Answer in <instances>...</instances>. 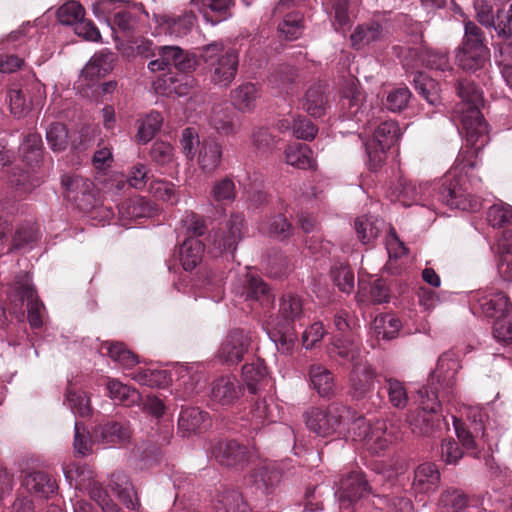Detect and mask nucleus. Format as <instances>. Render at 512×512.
Here are the masks:
<instances>
[{
  "label": "nucleus",
  "instance_id": "nucleus-10",
  "mask_svg": "<svg viewBox=\"0 0 512 512\" xmlns=\"http://www.w3.org/2000/svg\"><path fill=\"white\" fill-rule=\"evenodd\" d=\"M232 290L245 301L257 302L262 307H270L275 299L268 285L252 272L239 275L232 284Z\"/></svg>",
  "mask_w": 512,
  "mask_h": 512
},
{
  "label": "nucleus",
  "instance_id": "nucleus-41",
  "mask_svg": "<svg viewBox=\"0 0 512 512\" xmlns=\"http://www.w3.org/2000/svg\"><path fill=\"white\" fill-rule=\"evenodd\" d=\"M325 90L322 84L313 85L307 90L304 107L309 115L318 118L325 114L328 104Z\"/></svg>",
  "mask_w": 512,
  "mask_h": 512
},
{
  "label": "nucleus",
  "instance_id": "nucleus-8",
  "mask_svg": "<svg viewBox=\"0 0 512 512\" xmlns=\"http://www.w3.org/2000/svg\"><path fill=\"white\" fill-rule=\"evenodd\" d=\"M65 478L72 485L74 475H76V487L84 489L89 497L95 501L103 512H119V507L110 498L108 492L96 480L93 472L85 465H73L63 468Z\"/></svg>",
  "mask_w": 512,
  "mask_h": 512
},
{
  "label": "nucleus",
  "instance_id": "nucleus-13",
  "mask_svg": "<svg viewBox=\"0 0 512 512\" xmlns=\"http://www.w3.org/2000/svg\"><path fill=\"white\" fill-rule=\"evenodd\" d=\"M370 491L368 481L362 472H351L341 478L335 491L341 508H349Z\"/></svg>",
  "mask_w": 512,
  "mask_h": 512
},
{
  "label": "nucleus",
  "instance_id": "nucleus-36",
  "mask_svg": "<svg viewBox=\"0 0 512 512\" xmlns=\"http://www.w3.org/2000/svg\"><path fill=\"white\" fill-rule=\"evenodd\" d=\"M115 54L109 49H102L95 53L88 64L83 68L82 74L87 78L101 77L113 69Z\"/></svg>",
  "mask_w": 512,
  "mask_h": 512
},
{
  "label": "nucleus",
  "instance_id": "nucleus-61",
  "mask_svg": "<svg viewBox=\"0 0 512 512\" xmlns=\"http://www.w3.org/2000/svg\"><path fill=\"white\" fill-rule=\"evenodd\" d=\"M85 10L77 1H68L57 10L59 22L67 26H75L84 18Z\"/></svg>",
  "mask_w": 512,
  "mask_h": 512
},
{
  "label": "nucleus",
  "instance_id": "nucleus-15",
  "mask_svg": "<svg viewBox=\"0 0 512 512\" xmlns=\"http://www.w3.org/2000/svg\"><path fill=\"white\" fill-rule=\"evenodd\" d=\"M376 380L377 371L373 365L367 362L354 364L349 377L352 397L357 400L366 398L374 390Z\"/></svg>",
  "mask_w": 512,
  "mask_h": 512
},
{
  "label": "nucleus",
  "instance_id": "nucleus-19",
  "mask_svg": "<svg viewBox=\"0 0 512 512\" xmlns=\"http://www.w3.org/2000/svg\"><path fill=\"white\" fill-rule=\"evenodd\" d=\"M282 408L273 396L255 401L250 411L249 426L253 431H259L263 426L275 423L281 419Z\"/></svg>",
  "mask_w": 512,
  "mask_h": 512
},
{
  "label": "nucleus",
  "instance_id": "nucleus-50",
  "mask_svg": "<svg viewBox=\"0 0 512 512\" xmlns=\"http://www.w3.org/2000/svg\"><path fill=\"white\" fill-rule=\"evenodd\" d=\"M402 132L396 121L388 120L378 125L374 132L373 142L384 148H390L401 137Z\"/></svg>",
  "mask_w": 512,
  "mask_h": 512
},
{
  "label": "nucleus",
  "instance_id": "nucleus-33",
  "mask_svg": "<svg viewBox=\"0 0 512 512\" xmlns=\"http://www.w3.org/2000/svg\"><path fill=\"white\" fill-rule=\"evenodd\" d=\"M204 244L196 237H188L179 248V260L184 270L191 271L201 262Z\"/></svg>",
  "mask_w": 512,
  "mask_h": 512
},
{
  "label": "nucleus",
  "instance_id": "nucleus-42",
  "mask_svg": "<svg viewBox=\"0 0 512 512\" xmlns=\"http://www.w3.org/2000/svg\"><path fill=\"white\" fill-rule=\"evenodd\" d=\"M154 211L150 200L144 197L130 198L119 206V213L128 220L150 217Z\"/></svg>",
  "mask_w": 512,
  "mask_h": 512
},
{
  "label": "nucleus",
  "instance_id": "nucleus-24",
  "mask_svg": "<svg viewBox=\"0 0 512 512\" xmlns=\"http://www.w3.org/2000/svg\"><path fill=\"white\" fill-rule=\"evenodd\" d=\"M210 426L209 414L198 407H188L181 411L178 430L183 437L202 432Z\"/></svg>",
  "mask_w": 512,
  "mask_h": 512
},
{
  "label": "nucleus",
  "instance_id": "nucleus-45",
  "mask_svg": "<svg viewBox=\"0 0 512 512\" xmlns=\"http://www.w3.org/2000/svg\"><path fill=\"white\" fill-rule=\"evenodd\" d=\"M413 54L418 57L421 64L429 69L446 72L451 71L452 67L446 52L435 51L428 48L414 50Z\"/></svg>",
  "mask_w": 512,
  "mask_h": 512
},
{
  "label": "nucleus",
  "instance_id": "nucleus-56",
  "mask_svg": "<svg viewBox=\"0 0 512 512\" xmlns=\"http://www.w3.org/2000/svg\"><path fill=\"white\" fill-rule=\"evenodd\" d=\"M326 11L332 19L336 31L344 28L350 22L349 0H328Z\"/></svg>",
  "mask_w": 512,
  "mask_h": 512
},
{
  "label": "nucleus",
  "instance_id": "nucleus-46",
  "mask_svg": "<svg viewBox=\"0 0 512 512\" xmlns=\"http://www.w3.org/2000/svg\"><path fill=\"white\" fill-rule=\"evenodd\" d=\"M20 155L29 166L37 165L43 154V143L38 133L28 134L19 147Z\"/></svg>",
  "mask_w": 512,
  "mask_h": 512
},
{
  "label": "nucleus",
  "instance_id": "nucleus-59",
  "mask_svg": "<svg viewBox=\"0 0 512 512\" xmlns=\"http://www.w3.org/2000/svg\"><path fill=\"white\" fill-rule=\"evenodd\" d=\"M302 16L299 13L287 14L278 25L280 37L288 41L299 38L303 31Z\"/></svg>",
  "mask_w": 512,
  "mask_h": 512
},
{
  "label": "nucleus",
  "instance_id": "nucleus-47",
  "mask_svg": "<svg viewBox=\"0 0 512 512\" xmlns=\"http://www.w3.org/2000/svg\"><path fill=\"white\" fill-rule=\"evenodd\" d=\"M343 106L348 109L347 116L356 122L368 120L370 105L366 104L363 93L357 89H352L350 94L344 97Z\"/></svg>",
  "mask_w": 512,
  "mask_h": 512
},
{
  "label": "nucleus",
  "instance_id": "nucleus-11",
  "mask_svg": "<svg viewBox=\"0 0 512 512\" xmlns=\"http://www.w3.org/2000/svg\"><path fill=\"white\" fill-rule=\"evenodd\" d=\"M251 345L249 331L235 328L227 332L217 351L218 360L227 365H236L243 361Z\"/></svg>",
  "mask_w": 512,
  "mask_h": 512
},
{
  "label": "nucleus",
  "instance_id": "nucleus-32",
  "mask_svg": "<svg viewBox=\"0 0 512 512\" xmlns=\"http://www.w3.org/2000/svg\"><path fill=\"white\" fill-rule=\"evenodd\" d=\"M209 124L222 136L236 134L240 128L234 113L230 109L219 105L213 107L209 117Z\"/></svg>",
  "mask_w": 512,
  "mask_h": 512
},
{
  "label": "nucleus",
  "instance_id": "nucleus-35",
  "mask_svg": "<svg viewBox=\"0 0 512 512\" xmlns=\"http://www.w3.org/2000/svg\"><path fill=\"white\" fill-rule=\"evenodd\" d=\"M108 395L117 404L127 407L137 405L140 401V394L132 388L117 379H109L106 384Z\"/></svg>",
  "mask_w": 512,
  "mask_h": 512
},
{
  "label": "nucleus",
  "instance_id": "nucleus-17",
  "mask_svg": "<svg viewBox=\"0 0 512 512\" xmlns=\"http://www.w3.org/2000/svg\"><path fill=\"white\" fill-rule=\"evenodd\" d=\"M243 225V216L238 213H232L227 219L225 226L214 233V246L222 252L234 253L242 239Z\"/></svg>",
  "mask_w": 512,
  "mask_h": 512
},
{
  "label": "nucleus",
  "instance_id": "nucleus-20",
  "mask_svg": "<svg viewBox=\"0 0 512 512\" xmlns=\"http://www.w3.org/2000/svg\"><path fill=\"white\" fill-rule=\"evenodd\" d=\"M242 392V387L235 377L221 376L212 382L209 398L214 405L231 406L238 401Z\"/></svg>",
  "mask_w": 512,
  "mask_h": 512
},
{
  "label": "nucleus",
  "instance_id": "nucleus-30",
  "mask_svg": "<svg viewBox=\"0 0 512 512\" xmlns=\"http://www.w3.org/2000/svg\"><path fill=\"white\" fill-rule=\"evenodd\" d=\"M155 19L164 33L176 38L186 36L195 24V16L193 13H185L178 17L158 15L155 16Z\"/></svg>",
  "mask_w": 512,
  "mask_h": 512
},
{
  "label": "nucleus",
  "instance_id": "nucleus-23",
  "mask_svg": "<svg viewBox=\"0 0 512 512\" xmlns=\"http://www.w3.org/2000/svg\"><path fill=\"white\" fill-rule=\"evenodd\" d=\"M431 186L432 185L428 183L417 185L412 181H405L401 184L399 202L405 207L421 205L434 210V203L430 202L428 199L433 190Z\"/></svg>",
  "mask_w": 512,
  "mask_h": 512
},
{
  "label": "nucleus",
  "instance_id": "nucleus-58",
  "mask_svg": "<svg viewBox=\"0 0 512 512\" xmlns=\"http://www.w3.org/2000/svg\"><path fill=\"white\" fill-rule=\"evenodd\" d=\"M211 198L217 203L233 202L236 198V186L232 178L224 177L213 183L210 191Z\"/></svg>",
  "mask_w": 512,
  "mask_h": 512
},
{
  "label": "nucleus",
  "instance_id": "nucleus-64",
  "mask_svg": "<svg viewBox=\"0 0 512 512\" xmlns=\"http://www.w3.org/2000/svg\"><path fill=\"white\" fill-rule=\"evenodd\" d=\"M379 501L382 508H385L387 512H412L413 504L412 501L403 493L389 494L379 497Z\"/></svg>",
  "mask_w": 512,
  "mask_h": 512
},
{
  "label": "nucleus",
  "instance_id": "nucleus-62",
  "mask_svg": "<svg viewBox=\"0 0 512 512\" xmlns=\"http://www.w3.org/2000/svg\"><path fill=\"white\" fill-rule=\"evenodd\" d=\"M331 277L340 291L350 294L354 290V274L346 264H335L331 268Z\"/></svg>",
  "mask_w": 512,
  "mask_h": 512
},
{
  "label": "nucleus",
  "instance_id": "nucleus-3",
  "mask_svg": "<svg viewBox=\"0 0 512 512\" xmlns=\"http://www.w3.org/2000/svg\"><path fill=\"white\" fill-rule=\"evenodd\" d=\"M307 318L304 300L295 294H285L279 302V310L273 329L268 332L277 350L290 354L297 341V326H303Z\"/></svg>",
  "mask_w": 512,
  "mask_h": 512
},
{
  "label": "nucleus",
  "instance_id": "nucleus-7",
  "mask_svg": "<svg viewBox=\"0 0 512 512\" xmlns=\"http://www.w3.org/2000/svg\"><path fill=\"white\" fill-rule=\"evenodd\" d=\"M351 409L341 403H331L327 408L313 407L305 413L307 428L320 437L340 432Z\"/></svg>",
  "mask_w": 512,
  "mask_h": 512
},
{
  "label": "nucleus",
  "instance_id": "nucleus-60",
  "mask_svg": "<svg viewBox=\"0 0 512 512\" xmlns=\"http://www.w3.org/2000/svg\"><path fill=\"white\" fill-rule=\"evenodd\" d=\"M66 399L74 415L80 417L91 415L92 407L90 405V399L85 392H78L69 387L67 389Z\"/></svg>",
  "mask_w": 512,
  "mask_h": 512
},
{
  "label": "nucleus",
  "instance_id": "nucleus-1",
  "mask_svg": "<svg viewBox=\"0 0 512 512\" xmlns=\"http://www.w3.org/2000/svg\"><path fill=\"white\" fill-rule=\"evenodd\" d=\"M457 92L462 100L459 112L466 131V140L471 147L462 149L454 166L445 175L437 192V199L450 208L476 212L482 206L481 200L468 192L465 187L468 171L478 164V154L487 143L488 124L480 112L483 104L482 91L471 81L460 80Z\"/></svg>",
  "mask_w": 512,
  "mask_h": 512
},
{
  "label": "nucleus",
  "instance_id": "nucleus-9",
  "mask_svg": "<svg viewBox=\"0 0 512 512\" xmlns=\"http://www.w3.org/2000/svg\"><path fill=\"white\" fill-rule=\"evenodd\" d=\"M474 8L478 22L488 29L495 31L497 41L493 43L501 56L512 55V32L504 25V20H500L497 15V20L493 15V8L486 0H475Z\"/></svg>",
  "mask_w": 512,
  "mask_h": 512
},
{
  "label": "nucleus",
  "instance_id": "nucleus-26",
  "mask_svg": "<svg viewBox=\"0 0 512 512\" xmlns=\"http://www.w3.org/2000/svg\"><path fill=\"white\" fill-rule=\"evenodd\" d=\"M387 31L382 24L376 21H369L358 25L350 36L351 45L354 49H362L371 44L385 39Z\"/></svg>",
  "mask_w": 512,
  "mask_h": 512
},
{
  "label": "nucleus",
  "instance_id": "nucleus-37",
  "mask_svg": "<svg viewBox=\"0 0 512 512\" xmlns=\"http://www.w3.org/2000/svg\"><path fill=\"white\" fill-rule=\"evenodd\" d=\"M285 161L298 169H314L316 161L313 152L306 144L295 143L285 149Z\"/></svg>",
  "mask_w": 512,
  "mask_h": 512
},
{
  "label": "nucleus",
  "instance_id": "nucleus-53",
  "mask_svg": "<svg viewBox=\"0 0 512 512\" xmlns=\"http://www.w3.org/2000/svg\"><path fill=\"white\" fill-rule=\"evenodd\" d=\"M101 351L106 350L109 357L124 368H131L138 363L137 356L128 350L123 343L106 341L101 345Z\"/></svg>",
  "mask_w": 512,
  "mask_h": 512
},
{
  "label": "nucleus",
  "instance_id": "nucleus-29",
  "mask_svg": "<svg viewBox=\"0 0 512 512\" xmlns=\"http://www.w3.org/2000/svg\"><path fill=\"white\" fill-rule=\"evenodd\" d=\"M109 485L127 509L139 510L140 502L129 477L125 472H113L111 474Z\"/></svg>",
  "mask_w": 512,
  "mask_h": 512
},
{
  "label": "nucleus",
  "instance_id": "nucleus-44",
  "mask_svg": "<svg viewBox=\"0 0 512 512\" xmlns=\"http://www.w3.org/2000/svg\"><path fill=\"white\" fill-rule=\"evenodd\" d=\"M383 221L375 216H361L356 218L354 225L359 240L363 244L372 243L380 234Z\"/></svg>",
  "mask_w": 512,
  "mask_h": 512
},
{
  "label": "nucleus",
  "instance_id": "nucleus-5",
  "mask_svg": "<svg viewBox=\"0 0 512 512\" xmlns=\"http://www.w3.org/2000/svg\"><path fill=\"white\" fill-rule=\"evenodd\" d=\"M180 144L187 159L196 158L200 169L207 174L214 173L222 162L223 147L213 138L200 140L198 132L193 127L182 131Z\"/></svg>",
  "mask_w": 512,
  "mask_h": 512
},
{
  "label": "nucleus",
  "instance_id": "nucleus-18",
  "mask_svg": "<svg viewBox=\"0 0 512 512\" xmlns=\"http://www.w3.org/2000/svg\"><path fill=\"white\" fill-rule=\"evenodd\" d=\"M212 456L222 466L242 467L248 461V448L236 440L219 441L212 448Z\"/></svg>",
  "mask_w": 512,
  "mask_h": 512
},
{
  "label": "nucleus",
  "instance_id": "nucleus-6",
  "mask_svg": "<svg viewBox=\"0 0 512 512\" xmlns=\"http://www.w3.org/2000/svg\"><path fill=\"white\" fill-rule=\"evenodd\" d=\"M8 299L13 306V314L22 319L24 318L23 304L26 301L27 318L31 328L42 327L45 307L37 297L29 273L20 272L15 275L13 282L9 284Z\"/></svg>",
  "mask_w": 512,
  "mask_h": 512
},
{
  "label": "nucleus",
  "instance_id": "nucleus-38",
  "mask_svg": "<svg viewBox=\"0 0 512 512\" xmlns=\"http://www.w3.org/2000/svg\"><path fill=\"white\" fill-rule=\"evenodd\" d=\"M24 486L30 493H34L41 498H48L57 489L56 482L44 472L28 474L24 479Z\"/></svg>",
  "mask_w": 512,
  "mask_h": 512
},
{
  "label": "nucleus",
  "instance_id": "nucleus-16",
  "mask_svg": "<svg viewBox=\"0 0 512 512\" xmlns=\"http://www.w3.org/2000/svg\"><path fill=\"white\" fill-rule=\"evenodd\" d=\"M470 302L476 303L481 312L490 318H499L509 311V298L501 291L479 290L472 292Z\"/></svg>",
  "mask_w": 512,
  "mask_h": 512
},
{
  "label": "nucleus",
  "instance_id": "nucleus-43",
  "mask_svg": "<svg viewBox=\"0 0 512 512\" xmlns=\"http://www.w3.org/2000/svg\"><path fill=\"white\" fill-rule=\"evenodd\" d=\"M161 50L164 54V59L167 61L168 68L174 66L181 72L194 69L196 65L195 58L179 46H161Z\"/></svg>",
  "mask_w": 512,
  "mask_h": 512
},
{
  "label": "nucleus",
  "instance_id": "nucleus-49",
  "mask_svg": "<svg viewBox=\"0 0 512 512\" xmlns=\"http://www.w3.org/2000/svg\"><path fill=\"white\" fill-rule=\"evenodd\" d=\"M216 512H250L241 494L235 490H227L217 496Z\"/></svg>",
  "mask_w": 512,
  "mask_h": 512
},
{
  "label": "nucleus",
  "instance_id": "nucleus-12",
  "mask_svg": "<svg viewBox=\"0 0 512 512\" xmlns=\"http://www.w3.org/2000/svg\"><path fill=\"white\" fill-rule=\"evenodd\" d=\"M44 94V86L35 78L34 74H30L27 84L22 88L8 91L7 97L11 113L16 118L23 117L29 111L30 104L40 100Z\"/></svg>",
  "mask_w": 512,
  "mask_h": 512
},
{
  "label": "nucleus",
  "instance_id": "nucleus-27",
  "mask_svg": "<svg viewBox=\"0 0 512 512\" xmlns=\"http://www.w3.org/2000/svg\"><path fill=\"white\" fill-rule=\"evenodd\" d=\"M399 438V431L392 424L377 422L365 444L373 453L379 454Z\"/></svg>",
  "mask_w": 512,
  "mask_h": 512
},
{
  "label": "nucleus",
  "instance_id": "nucleus-22",
  "mask_svg": "<svg viewBox=\"0 0 512 512\" xmlns=\"http://www.w3.org/2000/svg\"><path fill=\"white\" fill-rule=\"evenodd\" d=\"M191 4L207 23L216 25L231 17L234 0H191Z\"/></svg>",
  "mask_w": 512,
  "mask_h": 512
},
{
  "label": "nucleus",
  "instance_id": "nucleus-51",
  "mask_svg": "<svg viewBox=\"0 0 512 512\" xmlns=\"http://www.w3.org/2000/svg\"><path fill=\"white\" fill-rule=\"evenodd\" d=\"M401 328L400 320L392 314L376 316L373 322V329L378 338L384 340L394 339Z\"/></svg>",
  "mask_w": 512,
  "mask_h": 512
},
{
  "label": "nucleus",
  "instance_id": "nucleus-57",
  "mask_svg": "<svg viewBox=\"0 0 512 512\" xmlns=\"http://www.w3.org/2000/svg\"><path fill=\"white\" fill-rule=\"evenodd\" d=\"M343 426H347V431L354 441L365 442L373 429L363 416L352 410L344 420Z\"/></svg>",
  "mask_w": 512,
  "mask_h": 512
},
{
  "label": "nucleus",
  "instance_id": "nucleus-14",
  "mask_svg": "<svg viewBox=\"0 0 512 512\" xmlns=\"http://www.w3.org/2000/svg\"><path fill=\"white\" fill-rule=\"evenodd\" d=\"M130 437L129 426L117 421L99 423L92 430L94 444L104 449L125 445L129 442Z\"/></svg>",
  "mask_w": 512,
  "mask_h": 512
},
{
  "label": "nucleus",
  "instance_id": "nucleus-31",
  "mask_svg": "<svg viewBox=\"0 0 512 512\" xmlns=\"http://www.w3.org/2000/svg\"><path fill=\"white\" fill-rule=\"evenodd\" d=\"M281 473L277 468L264 465L255 469L248 477L247 483L262 494H268L279 484Z\"/></svg>",
  "mask_w": 512,
  "mask_h": 512
},
{
  "label": "nucleus",
  "instance_id": "nucleus-48",
  "mask_svg": "<svg viewBox=\"0 0 512 512\" xmlns=\"http://www.w3.org/2000/svg\"><path fill=\"white\" fill-rule=\"evenodd\" d=\"M413 83L418 94L430 105L437 106L441 103L439 86L435 80L418 72L414 76Z\"/></svg>",
  "mask_w": 512,
  "mask_h": 512
},
{
  "label": "nucleus",
  "instance_id": "nucleus-4",
  "mask_svg": "<svg viewBox=\"0 0 512 512\" xmlns=\"http://www.w3.org/2000/svg\"><path fill=\"white\" fill-rule=\"evenodd\" d=\"M201 57L213 84L228 87L233 82L239 66V54L235 49L212 42L203 47Z\"/></svg>",
  "mask_w": 512,
  "mask_h": 512
},
{
  "label": "nucleus",
  "instance_id": "nucleus-54",
  "mask_svg": "<svg viewBox=\"0 0 512 512\" xmlns=\"http://www.w3.org/2000/svg\"><path fill=\"white\" fill-rule=\"evenodd\" d=\"M46 141L53 152H63L69 145V134L66 126L59 122L51 123L46 128Z\"/></svg>",
  "mask_w": 512,
  "mask_h": 512
},
{
  "label": "nucleus",
  "instance_id": "nucleus-40",
  "mask_svg": "<svg viewBox=\"0 0 512 512\" xmlns=\"http://www.w3.org/2000/svg\"><path fill=\"white\" fill-rule=\"evenodd\" d=\"M129 376L138 384L151 388L165 387L171 380V375L166 370L155 368H139Z\"/></svg>",
  "mask_w": 512,
  "mask_h": 512
},
{
  "label": "nucleus",
  "instance_id": "nucleus-25",
  "mask_svg": "<svg viewBox=\"0 0 512 512\" xmlns=\"http://www.w3.org/2000/svg\"><path fill=\"white\" fill-rule=\"evenodd\" d=\"M440 483V472L433 463H422L414 471L412 489L416 494L435 492Z\"/></svg>",
  "mask_w": 512,
  "mask_h": 512
},
{
  "label": "nucleus",
  "instance_id": "nucleus-52",
  "mask_svg": "<svg viewBox=\"0 0 512 512\" xmlns=\"http://www.w3.org/2000/svg\"><path fill=\"white\" fill-rule=\"evenodd\" d=\"M195 364H178L174 369L179 385L184 387V395L190 396L194 393L201 378Z\"/></svg>",
  "mask_w": 512,
  "mask_h": 512
},
{
  "label": "nucleus",
  "instance_id": "nucleus-2",
  "mask_svg": "<svg viewBox=\"0 0 512 512\" xmlns=\"http://www.w3.org/2000/svg\"><path fill=\"white\" fill-rule=\"evenodd\" d=\"M461 365L454 354H442L428 383L417 391L418 408L407 415V422L413 434L431 436L443 428L449 429L445 416L441 418L442 403L456 398L455 376Z\"/></svg>",
  "mask_w": 512,
  "mask_h": 512
},
{
  "label": "nucleus",
  "instance_id": "nucleus-39",
  "mask_svg": "<svg viewBox=\"0 0 512 512\" xmlns=\"http://www.w3.org/2000/svg\"><path fill=\"white\" fill-rule=\"evenodd\" d=\"M65 197L69 200H78L80 196L90 194L93 183L87 178L78 174H65L61 178Z\"/></svg>",
  "mask_w": 512,
  "mask_h": 512
},
{
  "label": "nucleus",
  "instance_id": "nucleus-21",
  "mask_svg": "<svg viewBox=\"0 0 512 512\" xmlns=\"http://www.w3.org/2000/svg\"><path fill=\"white\" fill-rule=\"evenodd\" d=\"M328 353L331 357H339L344 362L351 363L353 367L359 363L361 341L355 333L335 337L328 346Z\"/></svg>",
  "mask_w": 512,
  "mask_h": 512
},
{
  "label": "nucleus",
  "instance_id": "nucleus-34",
  "mask_svg": "<svg viewBox=\"0 0 512 512\" xmlns=\"http://www.w3.org/2000/svg\"><path fill=\"white\" fill-rule=\"evenodd\" d=\"M312 387L322 397H330L335 391V380L330 370L320 364H313L309 369Z\"/></svg>",
  "mask_w": 512,
  "mask_h": 512
},
{
  "label": "nucleus",
  "instance_id": "nucleus-55",
  "mask_svg": "<svg viewBox=\"0 0 512 512\" xmlns=\"http://www.w3.org/2000/svg\"><path fill=\"white\" fill-rule=\"evenodd\" d=\"M163 117L158 111H151L144 118L139 120L137 137L142 143L151 141L160 130Z\"/></svg>",
  "mask_w": 512,
  "mask_h": 512
},
{
  "label": "nucleus",
  "instance_id": "nucleus-28",
  "mask_svg": "<svg viewBox=\"0 0 512 512\" xmlns=\"http://www.w3.org/2000/svg\"><path fill=\"white\" fill-rule=\"evenodd\" d=\"M259 97L258 86L251 82L242 83L230 92L232 105L241 113L253 112Z\"/></svg>",
  "mask_w": 512,
  "mask_h": 512
},
{
  "label": "nucleus",
  "instance_id": "nucleus-63",
  "mask_svg": "<svg viewBox=\"0 0 512 512\" xmlns=\"http://www.w3.org/2000/svg\"><path fill=\"white\" fill-rule=\"evenodd\" d=\"M386 392L390 404L397 409H404L408 404V394L404 384L394 378H385Z\"/></svg>",
  "mask_w": 512,
  "mask_h": 512
}]
</instances>
